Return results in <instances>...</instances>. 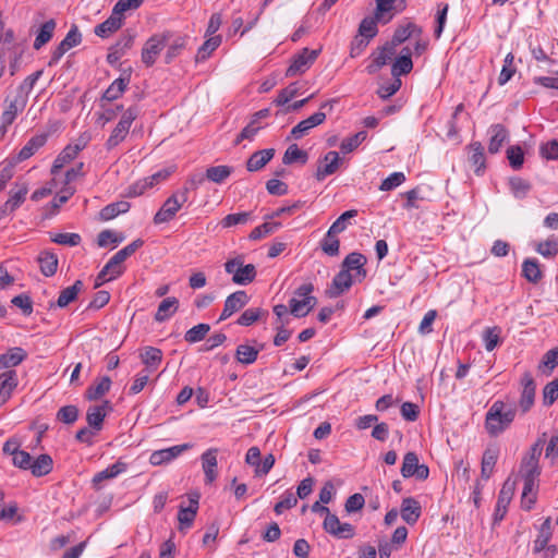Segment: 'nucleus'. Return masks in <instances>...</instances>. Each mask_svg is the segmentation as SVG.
Returning a JSON list of instances; mask_svg holds the SVG:
<instances>
[{
	"mask_svg": "<svg viewBox=\"0 0 558 558\" xmlns=\"http://www.w3.org/2000/svg\"><path fill=\"white\" fill-rule=\"evenodd\" d=\"M517 410L505 402L495 401L486 413L485 428L490 436H498L514 421Z\"/></svg>",
	"mask_w": 558,
	"mask_h": 558,
	"instance_id": "obj_1",
	"label": "nucleus"
},
{
	"mask_svg": "<svg viewBox=\"0 0 558 558\" xmlns=\"http://www.w3.org/2000/svg\"><path fill=\"white\" fill-rule=\"evenodd\" d=\"M189 192L190 189L187 185H184L170 195L155 214L153 219L154 223L161 225L171 221L182 206L187 202Z\"/></svg>",
	"mask_w": 558,
	"mask_h": 558,
	"instance_id": "obj_2",
	"label": "nucleus"
},
{
	"mask_svg": "<svg viewBox=\"0 0 558 558\" xmlns=\"http://www.w3.org/2000/svg\"><path fill=\"white\" fill-rule=\"evenodd\" d=\"M314 286L311 282L301 284L295 291L294 296L290 300V313L294 317L306 316L316 305L317 300L312 295Z\"/></svg>",
	"mask_w": 558,
	"mask_h": 558,
	"instance_id": "obj_3",
	"label": "nucleus"
},
{
	"mask_svg": "<svg viewBox=\"0 0 558 558\" xmlns=\"http://www.w3.org/2000/svg\"><path fill=\"white\" fill-rule=\"evenodd\" d=\"M225 269L232 275V281L235 284L246 286L254 281L256 277V268L253 264L243 265L241 256L229 259L225 264Z\"/></svg>",
	"mask_w": 558,
	"mask_h": 558,
	"instance_id": "obj_4",
	"label": "nucleus"
},
{
	"mask_svg": "<svg viewBox=\"0 0 558 558\" xmlns=\"http://www.w3.org/2000/svg\"><path fill=\"white\" fill-rule=\"evenodd\" d=\"M138 110L136 108L126 109L113 131L111 135L106 142L107 149H112L118 146L129 133V130L133 123V121L137 118Z\"/></svg>",
	"mask_w": 558,
	"mask_h": 558,
	"instance_id": "obj_5",
	"label": "nucleus"
},
{
	"mask_svg": "<svg viewBox=\"0 0 558 558\" xmlns=\"http://www.w3.org/2000/svg\"><path fill=\"white\" fill-rule=\"evenodd\" d=\"M168 34H156L147 39L142 49V61L146 66H151L156 62L160 52L168 44Z\"/></svg>",
	"mask_w": 558,
	"mask_h": 558,
	"instance_id": "obj_6",
	"label": "nucleus"
},
{
	"mask_svg": "<svg viewBox=\"0 0 558 558\" xmlns=\"http://www.w3.org/2000/svg\"><path fill=\"white\" fill-rule=\"evenodd\" d=\"M319 52V49L310 50L308 48H303L300 53L293 57L291 64L286 71V76L292 77L306 72L317 59Z\"/></svg>",
	"mask_w": 558,
	"mask_h": 558,
	"instance_id": "obj_7",
	"label": "nucleus"
},
{
	"mask_svg": "<svg viewBox=\"0 0 558 558\" xmlns=\"http://www.w3.org/2000/svg\"><path fill=\"white\" fill-rule=\"evenodd\" d=\"M521 396L519 399L518 407L522 414H525L531 410L535 401L536 384L530 372H525L520 380Z\"/></svg>",
	"mask_w": 558,
	"mask_h": 558,
	"instance_id": "obj_8",
	"label": "nucleus"
},
{
	"mask_svg": "<svg viewBox=\"0 0 558 558\" xmlns=\"http://www.w3.org/2000/svg\"><path fill=\"white\" fill-rule=\"evenodd\" d=\"M401 474L409 478L415 476L417 480H426L429 475L428 466L418 463V457L415 452H407L403 457Z\"/></svg>",
	"mask_w": 558,
	"mask_h": 558,
	"instance_id": "obj_9",
	"label": "nucleus"
},
{
	"mask_svg": "<svg viewBox=\"0 0 558 558\" xmlns=\"http://www.w3.org/2000/svg\"><path fill=\"white\" fill-rule=\"evenodd\" d=\"M324 530L337 538H352L355 534L354 526L350 523L340 522L339 518L328 512L323 522Z\"/></svg>",
	"mask_w": 558,
	"mask_h": 558,
	"instance_id": "obj_10",
	"label": "nucleus"
},
{
	"mask_svg": "<svg viewBox=\"0 0 558 558\" xmlns=\"http://www.w3.org/2000/svg\"><path fill=\"white\" fill-rule=\"evenodd\" d=\"M407 7L405 0H376V19L381 23H388L397 13Z\"/></svg>",
	"mask_w": 558,
	"mask_h": 558,
	"instance_id": "obj_11",
	"label": "nucleus"
},
{
	"mask_svg": "<svg viewBox=\"0 0 558 558\" xmlns=\"http://www.w3.org/2000/svg\"><path fill=\"white\" fill-rule=\"evenodd\" d=\"M193 447L192 444H182L172 446L169 448L155 450L151 452L149 457V462L153 465H161L171 462L175 458H178L180 454L185 452L186 450L191 449Z\"/></svg>",
	"mask_w": 558,
	"mask_h": 558,
	"instance_id": "obj_12",
	"label": "nucleus"
},
{
	"mask_svg": "<svg viewBox=\"0 0 558 558\" xmlns=\"http://www.w3.org/2000/svg\"><path fill=\"white\" fill-rule=\"evenodd\" d=\"M514 494V482L509 478L504 483L497 499V505L494 513V523L500 522L508 510V506Z\"/></svg>",
	"mask_w": 558,
	"mask_h": 558,
	"instance_id": "obj_13",
	"label": "nucleus"
},
{
	"mask_svg": "<svg viewBox=\"0 0 558 558\" xmlns=\"http://www.w3.org/2000/svg\"><path fill=\"white\" fill-rule=\"evenodd\" d=\"M396 52L397 48L389 41L378 48L377 51L373 52L372 63L366 68L368 74H375L380 68L386 65L389 61L392 60Z\"/></svg>",
	"mask_w": 558,
	"mask_h": 558,
	"instance_id": "obj_14",
	"label": "nucleus"
},
{
	"mask_svg": "<svg viewBox=\"0 0 558 558\" xmlns=\"http://www.w3.org/2000/svg\"><path fill=\"white\" fill-rule=\"evenodd\" d=\"M48 133L36 134L31 137L27 143L21 148L15 157L14 162H22L33 157L48 141Z\"/></svg>",
	"mask_w": 558,
	"mask_h": 558,
	"instance_id": "obj_15",
	"label": "nucleus"
},
{
	"mask_svg": "<svg viewBox=\"0 0 558 558\" xmlns=\"http://www.w3.org/2000/svg\"><path fill=\"white\" fill-rule=\"evenodd\" d=\"M247 302L248 296L245 291L240 290L230 294L225 301V306L219 317V322L229 318L235 312L244 307L247 304Z\"/></svg>",
	"mask_w": 558,
	"mask_h": 558,
	"instance_id": "obj_16",
	"label": "nucleus"
},
{
	"mask_svg": "<svg viewBox=\"0 0 558 558\" xmlns=\"http://www.w3.org/2000/svg\"><path fill=\"white\" fill-rule=\"evenodd\" d=\"M217 448H209L201 456L202 469L205 474V484H211L218 476Z\"/></svg>",
	"mask_w": 558,
	"mask_h": 558,
	"instance_id": "obj_17",
	"label": "nucleus"
},
{
	"mask_svg": "<svg viewBox=\"0 0 558 558\" xmlns=\"http://www.w3.org/2000/svg\"><path fill=\"white\" fill-rule=\"evenodd\" d=\"M352 286V275L342 269L333 277L330 287L326 290V295L330 299L338 298Z\"/></svg>",
	"mask_w": 558,
	"mask_h": 558,
	"instance_id": "obj_18",
	"label": "nucleus"
},
{
	"mask_svg": "<svg viewBox=\"0 0 558 558\" xmlns=\"http://www.w3.org/2000/svg\"><path fill=\"white\" fill-rule=\"evenodd\" d=\"M326 120V113L323 111L315 112L307 119L299 122L292 130L291 136L295 140L303 137L313 128L322 124Z\"/></svg>",
	"mask_w": 558,
	"mask_h": 558,
	"instance_id": "obj_19",
	"label": "nucleus"
},
{
	"mask_svg": "<svg viewBox=\"0 0 558 558\" xmlns=\"http://www.w3.org/2000/svg\"><path fill=\"white\" fill-rule=\"evenodd\" d=\"M198 510V496L190 498V506H180L178 512L179 531H185L190 529L195 520Z\"/></svg>",
	"mask_w": 558,
	"mask_h": 558,
	"instance_id": "obj_20",
	"label": "nucleus"
},
{
	"mask_svg": "<svg viewBox=\"0 0 558 558\" xmlns=\"http://www.w3.org/2000/svg\"><path fill=\"white\" fill-rule=\"evenodd\" d=\"M324 165H319L317 167L315 178L318 181H323L326 177L333 174L341 161L340 156L337 151L330 150L324 156Z\"/></svg>",
	"mask_w": 558,
	"mask_h": 558,
	"instance_id": "obj_21",
	"label": "nucleus"
},
{
	"mask_svg": "<svg viewBox=\"0 0 558 558\" xmlns=\"http://www.w3.org/2000/svg\"><path fill=\"white\" fill-rule=\"evenodd\" d=\"M422 35V28L416 24L408 22L405 25L399 26L389 43L396 48L409 38H418Z\"/></svg>",
	"mask_w": 558,
	"mask_h": 558,
	"instance_id": "obj_22",
	"label": "nucleus"
},
{
	"mask_svg": "<svg viewBox=\"0 0 558 558\" xmlns=\"http://www.w3.org/2000/svg\"><path fill=\"white\" fill-rule=\"evenodd\" d=\"M421 513L422 508L416 499L407 497L402 500L400 514L403 521H405L408 524L412 525L416 523L421 517Z\"/></svg>",
	"mask_w": 558,
	"mask_h": 558,
	"instance_id": "obj_23",
	"label": "nucleus"
},
{
	"mask_svg": "<svg viewBox=\"0 0 558 558\" xmlns=\"http://www.w3.org/2000/svg\"><path fill=\"white\" fill-rule=\"evenodd\" d=\"M122 24L123 16L120 13H114V9H112L111 15L95 27V34L101 38H107L120 29Z\"/></svg>",
	"mask_w": 558,
	"mask_h": 558,
	"instance_id": "obj_24",
	"label": "nucleus"
},
{
	"mask_svg": "<svg viewBox=\"0 0 558 558\" xmlns=\"http://www.w3.org/2000/svg\"><path fill=\"white\" fill-rule=\"evenodd\" d=\"M275 156L274 148L257 150L250 156L246 161V169L250 172H255L263 169Z\"/></svg>",
	"mask_w": 558,
	"mask_h": 558,
	"instance_id": "obj_25",
	"label": "nucleus"
},
{
	"mask_svg": "<svg viewBox=\"0 0 558 558\" xmlns=\"http://www.w3.org/2000/svg\"><path fill=\"white\" fill-rule=\"evenodd\" d=\"M25 106V100H19L17 98L11 100L9 105L5 107L4 111L1 114V126L0 132L4 134L9 125H11L17 113L23 110Z\"/></svg>",
	"mask_w": 558,
	"mask_h": 558,
	"instance_id": "obj_26",
	"label": "nucleus"
},
{
	"mask_svg": "<svg viewBox=\"0 0 558 558\" xmlns=\"http://www.w3.org/2000/svg\"><path fill=\"white\" fill-rule=\"evenodd\" d=\"M27 357V353L20 347L9 349L0 354V369H7L20 365Z\"/></svg>",
	"mask_w": 558,
	"mask_h": 558,
	"instance_id": "obj_27",
	"label": "nucleus"
},
{
	"mask_svg": "<svg viewBox=\"0 0 558 558\" xmlns=\"http://www.w3.org/2000/svg\"><path fill=\"white\" fill-rule=\"evenodd\" d=\"M84 283L82 280H76L71 287L63 289L56 303L51 302L50 307L58 306L60 308L66 307L71 302L75 301L78 293L83 290Z\"/></svg>",
	"mask_w": 558,
	"mask_h": 558,
	"instance_id": "obj_28",
	"label": "nucleus"
},
{
	"mask_svg": "<svg viewBox=\"0 0 558 558\" xmlns=\"http://www.w3.org/2000/svg\"><path fill=\"white\" fill-rule=\"evenodd\" d=\"M366 262L367 259L363 254L359 252H352L345 256V258L342 262L341 268L347 269V271L349 272L352 270H356L357 276L365 278L366 270L364 269V265L366 264Z\"/></svg>",
	"mask_w": 558,
	"mask_h": 558,
	"instance_id": "obj_29",
	"label": "nucleus"
},
{
	"mask_svg": "<svg viewBox=\"0 0 558 558\" xmlns=\"http://www.w3.org/2000/svg\"><path fill=\"white\" fill-rule=\"evenodd\" d=\"M52 458L47 453H43L39 454L36 459L32 458V462L28 470L34 476L41 477L49 474L52 471Z\"/></svg>",
	"mask_w": 558,
	"mask_h": 558,
	"instance_id": "obj_30",
	"label": "nucleus"
},
{
	"mask_svg": "<svg viewBox=\"0 0 558 558\" xmlns=\"http://www.w3.org/2000/svg\"><path fill=\"white\" fill-rule=\"evenodd\" d=\"M469 161L471 166L474 167V172L481 175L485 170L484 147L480 142H473L469 145Z\"/></svg>",
	"mask_w": 558,
	"mask_h": 558,
	"instance_id": "obj_31",
	"label": "nucleus"
},
{
	"mask_svg": "<svg viewBox=\"0 0 558 558\" xmlns=\"http://www.w3.org/2000/svg\"><path fill=\"white\" fill-rule=\"evenodd\" d=\"M499 449L497 446H489L483 453L481 475L485 480H488L493 474L495 464L498 460Z\"/></svg>",
	"mask_w": 558,
	"mask_h": 558,
	"instance_id": "obj_32",
	"label": "nucleus"
},
{
	"mask_svg": "<svg viewBox=\"0 0 558 558\" xmlns=\"http://www.w3.org/2000/svg\"><path fill=\"white\" fill-rule=\"evenodd\" d=\"M111 387V379L108 376H102L97 378L96 381L90 385L86 392L85 398L89 401L99 400L102 396H105Z\"/></svg>",
	"mask_w": 558,
	"mask_h": 558,
	"instance_id": "obj_33",
	"label": "nucleus"
},
{
	"mask_svg": "<svg viewBox=\"0 0 558 558\" xmlns=\"http://www.w3.org/2000/svg\"><path fill=\"white\" fill-rule=\"evenodd\" d=\"M140 357L147 371L153 372L158 368L162 361V351L155 347H145Z\"/></svg>",
	"mask_w": 558,
	"mask_h": 558,
	"instance_id": "obj_34",
	"label": "nucleus"
},
{
	"mask_svg": "<svg viewBox=\"0 0 558 558\" xmlns=\"http://www.w3.org/2000/svg\"><path fill=\"white\" fill-rule=\"evenodd\" d=\"M551 519L548 517L542 523L536 539L533 543V553L538 554L543 551L551 538Z\"/></svg>",
	"mask_w": 558,
	"mask_h": 558,
	"instance_id": "obj_35",
	"label": "nucleus"
},
{
	"mask_svg": "<svg viewBox=\"0 0 558 558\" xmlns=\"http://www.w3.org/2000/svg\"><path fill=\"white\" fill-rule=\"evenodd\" d=\"M522 276L531 283H537L542 280L543 272L536 258H526L523 260Z\"/></svg>",
	"mask_w": 558,
	"mask_h": 558,
	"instance_id": "obj_36",
	"label": "nucleus"
},
{
	"mask_svg": "<svg viewBox=\"0 0 558 558\" xmlns=\"http://www.w3.org/2000/svg\"><path fill=\"white\" fill-rule=\"evenodd\" d=\"M490 131L493 135L489 140L488 151L490 154H497L508 138V131L502 124L492 125Z\"/></svg>",
	"mask_w": 558,
	"mask_h": 558,
	"instance_id": "obj_37",
	"label": "nucleus"
},
{
	"mask_svg": "<svg viewBox=\"0 0 558 558\" xmlns=\"http://www.w3.org/2000/svg\"><path fill=\"white\" fill-rule=\"evenodd\" d=\"M130 207L131 205L126 201H119L108 204L100 210L99 218L104 221L114 219L117 216L128 213Z\"/></svg>",
	"mask_w": 558,
	"mask_h": 558,
	"instance_id": "obj_38",
	"label": "nucleus"
},
{
	"mask_svg": "<svg viewBox=\"0 0 558 558\" xmlns=\"http://www.w3.org/2000/svg\"><path fill=\"white\" fill-rule=\"evenodd\" d=\"M178 306H179V301L177 298L171 296V298L163 299L160 302L158 310L155 314V320L162 323V322L169 319L177 312Z\"/></svg>",
	"mask_w": 558,
	"mask_h": 558,
	"instance_id": "obj_39",
	"label": "nucleus"
},
{
	"mask_svg": "<svg viewBox=\"0 0 558 558\" xmlns=\"http://www.w3.org/2000/svg\"><path fill=\"white\" fill-rule=\"evenodd\" d=\"M37 259L40 266V271L44 276L51 277L56 274L58 268V257L54 253L49 251L41 252Z\"/></svg>",
	"mask_w": 558,
	"mask_h": 558,
	"instance_id": "obj_40",
	"label": "nucleus"
},
{
	"mask_svg": "<svg viewBox=\"0 0 558 558\" xmlns=\"http://www.w3.org/2000/svg\"><path fill=\"white\" fill-rule=\"evenodd\" d=\"M130 76L131 74L129 73L126 76H121L114 80L105 90L102 98L108 101L118 99L124 93L128 84L130 83Z\"/></svg>",
	"mask_w": 558,
	"mask_h": 558,
	"instance_id": "obj_41",
	"label": "nucleus"
},
{
	"mask_svg": "<svg viewBox=\"0 0 558 558\" xmlns=\"http://www.w3.org/2000/svg\"><path fill=\"white\" fill-rule=\"evenodd\" d=\"M128 469V464L122 462V461H117L116 463L109 465L107 469L98 472L97 474H95V476L93 477V483L95 485H97L98 483L105 481V480H110V478H114L117 477L118 475L122 474L123 472H125Z\"/></svg>",
	"mask_w": 558,
	"mask_h": 558,
	"instance_id": "obj_42",
	"label": "nucleus"
},
{
	"mask_svg": "<svg viewBox=\"0 0 558 558\" xmlns=\"http://www.w3.org/2000/svg\"><path fill=\"white\" fill-rule=\"evenodd\" d=\"M337 232H332V230L328 229L320 241V248L328 256L339 255L340 241L337 238Z\"/></svg>",
	"mask_w": 558,
	"mask_h": 558,
	"instance_id": "obj_43",
	"label": "nucleus"
},
{
	"mask_svg": "<svg viewBox=\"0 0 558 558\" xmlns=\"http://www.w3.org/2000/svg\"><path fill=\"white\" fill-rule=\"evenodd\" d=\"M259 349L248 344H240L235 350V360L243 365L253 364L258 356Z\"/></svg>",
	"mask_w": 558,
	"mask_h": 558,
	"instance_id": "obj_44",
	"label": "nucleus"
},
{
	"mask_svg": "<svg viewBox=\"0 0 558 558\" xmlns=\"http://www.w3.org/2000/svg\"><path fill=\"white\" fill-rule=\"evenodd\" d=\"M54 28H56L54 20L51 19V20L45 22L40 26V28L38 31V34H37V36L35 38L34 49L38 50L44 45H46L52 38Z\"/></svg>",
	"mask_w": 558,
	"mask_h": 558,
	"instance_id": "obj_45",
	"label": "nucleus"
},
{
	"mask_svg": "<svg viewBox=\"0 0 558 558\" xmlns=\"http://www.w3.org/2000/svg\"><path fill=\"white\" fill-rule=\"evenodd\" d=\"M77 156L76 147L65 146L63 150L57 156L51 167V173L57 174L66 163L71 162Z\"/></svg>",
	"mask_w": 558,
	"mask_h": 558,
	"instance_id": "obj_46",
	"label": "nucleus"
},
{
	"mask_svg": "<svg viewBox=\"0 0 558 558\" xmlns=\"http://www.w3.org/2000/svg\"><path fill=\"white\" fill-rule=\"evenodd\" d=\"M307 153L299 148L296 144H292L287 148L282 158V162L284 165H291L293 162H300L302 165H305L307 162Z\"/></svg>",
	"mask_w": 558,
	"mask_h": 558,
	"instance_id": "obj_47",
	"label": "nucleus"
},
{
	"mask_svg": "<svg viewBox=\"0 0 558 558\" xmlns=\"http://www.w3.org/2000/svg\"><path fill=\"white\" fill-rule=\"evenodd\" d=\"M106 412H102V407H89L86 413V421L88 426L95 432L102 428Z\"/></svg>",
	"mask_w": 558,
	"mask_h": 558,
	"instance_id": "obj_48",
	"label": "nucleus"
},
{
	"mask_svg": "<svg viewBox=\"0 0 558 558\" xmlns=\"http://www.w3.org/2000/svg\"><path fill=\"white\" fill-rule=\"evenodd\" d=\"M268 312L260 307H251L245 310L236 320V324L241 326H251L264 316H267Z\"/></svg>",
	"mask_w": 558,
	"mask_h": 558,
	"instance_id": "obj_49",
	"label": "nucleus"
},
{
	"mask_svg": "<svg viewBox=\"0 0 558 558\" xmlns=\"http://www.w3.org/2000/svg\"><path fill=\"white\" fill-rule=\"evenodd\" d=\"M535 251L545 258H553L558 254V240L554 235L546 241L538 242Z\"/></svg>",
	"mask_w": 558,
	"mask_h": 558,
	"instance_id": "obj_50",
	"label": "nucleus"
},
{
	"mask_svg": "<svg viewBox=\"0 0 558 558\" xmlns=\"http://www.w3.org/2000/svg\"><path fill=\"white\" fill-rule=\"evenodd\" d=\"M413 69L412 59L408 56H399L391 65V74L399 78L401 75L410 73Z\"/></svg>",
	"mask_w": 558,
	"mask_h": 558,
	"instance_id": "obj_51",
	"label": "nucleus"
},
{
	"mask_svg": "<svg viewBox=\"0 0 558 558\" xmlns=\"http://www.w3.org/2000/svg\"><path fill=\"white\" fill-rule=\"evenodd\" d=\"M221 44L220 36L209 37L197 50L196 62L206 60L213 51H215Z\"/></svg>",
	"mask_w": 558,
	"mask_h": 558,
	"instance_id": "obj_52",
	"label": "nucleus"
},
{
	"mask_svg": "<svg viewBox=\"0 0 558 558\" xmlns=\"http://www.w3.org/2000/svg\"><path fill=\"white\" fill-rule=\"evenodd\" d=\"M378 22L379 21L376 19V15L364 17L359 25L357 34L360 36L373 39L378 33Z\"/></svg>",
	"mask_w": 558,
	"mask_h": 558,
	"instance_id": "obj_53",
	"label": "nucleus"
},
{
	"mask_svg": "<svg viewBox=\"0 0 558 558\" xmlns=\"http://www.w3.org/2000/svg\"><path fill=\"white\" fill-rule=\"evenodd\" d=\"M232 173L229 166H214L206 170V178L214 183H222Z\"/></svg>",
	"mask_w": 558,
	"mask_h": 558,
	"instance_id": "obj_54",
	"label": "nucleus"
},
{
	"mask_svg": "<svg viewBox=\"0 0 558 558\" xmlns=\"http://www.w3.org/2000/svg\"><path fill=\"white\" fill-rule=\"evenodd\" d=\"M500 328L487 327L483 331L484 347L488 352H492L500 343Z\"/></svg>",
	"mask_w": 558,
	"mask_h": 558,
	"instance_id": "obj_55",
	"label": "nucleus"
},
{
	"mask_svg": "<svg viewBox=\"0 0 558 558\" xmlns=\"http://www.w3.org/2000/svg\"><path fill=\"white\" fill-rule=\"evenodd\" d=\"M209 330L210 326L208 324L201 323L185 332L184 340L189 343L199 342L206 337Z\"/></svg>",
	"mask_w": 558,
	"mask_h": 558,
	"instance_id": "obj_56",
	"label": "nucleus"
},
{
	"mask_svg": "<svg viewBox=\"0 0 558 558\" xmlns=\"http://www.w3.org/2000/svg\"><path fill=\"white\" fill-rule=\"evenodd\" d=\"M513 62H514V56L512 52H509L505 57L504 65H502V69L500 71V74L498 77L499 85H505L506 83H508L511 80V77L513 76V74L515 73L517 70L513 65Z\"/></svg>",
	"mask_w": 558,
	"mask_h": 558,
	"instance_id": "obj_57",
	"label": "nucleus"
},
{
	"mask_svg": "<svg viewBox=\"0 0 558 558\" xmlns=\"http://www.w3.org/2000/svg\"><path fill=\"white\" fill-rule=\"evenodd\" d=\"M19 385L16 371L8 369L0 374V390L12 393Z\"/></svg>",
	"mask_w": 558,
	"mask_h": 558,
	"instance_id": "obj_58",
	"label": "nucleus"
},
{
	"mask_svg": "<svg viewBox=\"0 0 558 558\" xmlns=\"http://www.w3.org/2000/svg\"><path fill=\"white\" fill-rule=\"evenodd\" d=\"M367 137V133L365 131H360L354 135L344 138L341 142L340 149L343 154H349L353 151L360 144H362Z\"/></svg>",
	"mask_w": 558,
	"mask_h": 558,
	"instance_id": "obj_59",
	"label": "nucleus"
},
{
	"mask_svg": "<svg viewBox=\"0 0 558 558\" xmlns=\"http://www.w3.org/2000/svg\"><path fill=\"white\" fill-rule=\"evenodd\" d=\"M280 227H281L280 222H264L263 225L254 228L251 231L248 238H250V240H253V241L260 240L264 236L274 233Z\"/></svg>",
	"mask_w": 558,
	"mask_h": 558,
	"instance_id": "obj_60",
	"label": "nucleus"
},
{
	"mask_svg": "<svg viewBox=\"0 0 558 558\" xmlns=\"http://www.w3.org/2000/svg\"><path fill=\"white\" fill-rule=\"evenodd\" d=\"M507 158L513 170H519L524 162V153L519 145H513L507 148Z\"/></svg>",
	"mask_w": 558,
	"mask_h": 558,
	"instance_id": "obj_61",
	"label": "nucleus"
},
{
	"mask_svg": "<svg viewBox=\"0 0 558 558\" xmlns=\"http://www.w3.org/2000/svg\"><path fill=\"white\" fill-rule=\"evenodd\" d=\"M28 193V186L22 184L17 191H10V198L5 202L15 211L25 201Z\"/></svg>",
	"mask_w": 558,
	"mask_h": 558,
	"instance_id": "obj_62",
	"label": "nucleus"
},
{
	"mask_svg": "<svg viewBox=\"0 0 558 558\" xmlns=\"http://www.w3.org/2000/svg\"><path fill=\"white\" fill-rule=\"evenodd\" d=\"M511 192L517 198H523L531 190V184L521 178H511L509 180Z\"/></svg>",
	"mask_w": 558,
	"mask_h": 558,
	"instance_id": "obj_63",
	"label": "nucleus"
},
{
	"mask_svg": "<svg viewBox=\"0 0 558 558\" xmlns=\"http://www.w3.org/2000/svg\"><path fill=\"white\" fill-rule=\"evenodd\" d=\"M558 399V377L548 383L543 389V402L551 405Z\"/></svg>",
	"mask_w": 558,
	"mask_h": 558,
	"instance_id": "obj_64",
	"label": "nucleus"
}]
</instances>
